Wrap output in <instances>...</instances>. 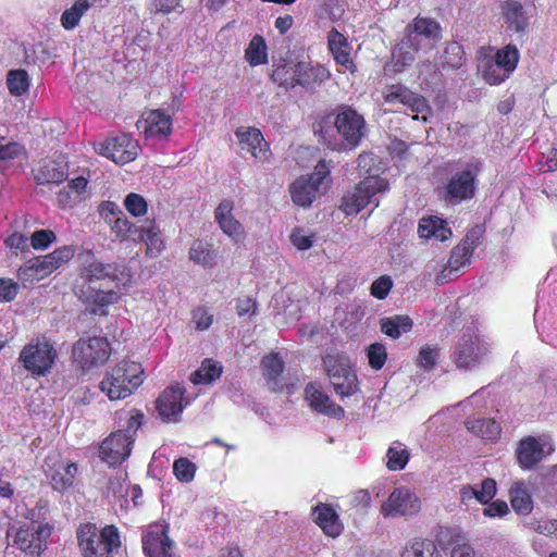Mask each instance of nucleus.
<instances>
[{
  "instance_id": "nucleus-2",
  "label": "nucleus",
  "mask_w": 557,
  "mask_h": 557,
  "mask_svg": "<svg viewBox=\"0 0 557 557\" xmlns=\"http://www.w3.org/2000/svg\"><path fill=\"white\" fill-rule=\"evenodd\" d=\"M76 540L82 557H116L122 546L121 533L114 524L99 529L94 522L81 523Z\"/></svg>"
},
{
  "instance_id": "nucleus-22",
  "label": "nucleus",
  "mask_w": 557,
  "mask_h": 557,
  "mask_svg": "<svg viewBox=\"0 0 557 557\" xmlns=\"http://www.w3.org/2000/svg\"><path fill=\"white\" fill-rule=\"evenodd\" d=\"M185 389L180 384L166 387L156 400V409L160 418L165 421L175 420L185 407L183 404Z\"/></svg>"
},
{
  "instance_id": "nucleus-26",
  "label": "nucleus",
  "mask_w": 557,
  "mask_h": 557,
  "mask_svg": "<svg viewBox=\"0 0 557 557\" xmlns=\"http://www.w3.org/2000/svg\"><path fill=\"white\" fill-rule=\"evenodd\" d=\"M81 258L84 264L82 275L88 282L101 280H119V269L116 263H103L97 260L91 250H85L81 255Z\"/></svg>"
},
{
  "instance_id": "nucleus-28",
  "label": "nucleus",
  "mask_w": 557,
  "mask_h": 557,
  "mask_svg": "<svg viewBox=\"0 0 557 557\" xmlns=\"http://www.w3.org/2000/svg\"><path fill=\"white\" fill-rule=\"evenodd\" d=\"M311 516L325 535L335 539L342 534L344 525L332 505L319 503L312 507Z\"/></svg>"
},
{
  "instance_id": "nucleus-41",
  "label": "nucleus",
  "mask_w": 557,
  "mask_h": 557,
  "mask_svg": "<svg viewBox=\"0 0 557 557\" xmlns=\"http://www.w3.org/2000/svg\"><path fill=\"white\" fill-rule=\"evenodd\" d=\"M412 325V320L408 315L400 314L383 318L380 321L381 332L393 339H397L403 333L410 332Z\"/></svg>"
},
{
  "instance_id": "nucleus-14",
  "label": "nucleus",
  "mask_w": 557,
  "mask_h": 557,
  "mask_svg": "<svg viewBox=\"0 0 557 557\" xmlns=\"http://www.w3.org/2000/svg\"><path fill=\"white\" fill-rule=\"evenodd\" d=\"M146 557H181L176 543L169 535L166 523H151L141 535Z\"/></svg>"
},
{
  "instance_id": "nucleus-36",
  "label": "nucleus",
  "mask_w": 557,
  "mask_h": 557,
  "mask_svg": "<svg viewBox=\"0 0 557 557\" xmlns=\"http://www.w3.org/2000/svg\"><path fill=\"white\" fill-rule=\"evenodd\" d=\"M465 425L469 432L485 441H497L502 435L500 424L491 418H468Z\"/></svg>"
},
{
  "instance_id": "nucleus-39",
  "label": "nucleus",
  "mask_w": 557,
  "mask_h": 557,
  "mask_svg": "<svg viewBox=\"0 0 557 557\" xmlns=\"http://www.w3.org/2000/svg\"><path fill=\"white\" fill-rule=\"evenodd\" d=\"M245 60L252 67L268 64V46L261 35H255L245 49Z\"/></svg>"
},
{
  "instance_id": "nucleus-50",
  "label": "nucleus",
  "mask_w": 557,
  "mask_h": 557,
  "mask_svg": "<svg viewBox=\"0 0 557 557\" xmlns=\"http://www.w3.org/2000/svg\"><path fill=\"white\" fill-rule=\"evenodd\" d=\"M189 259L203 267H212L214 264V253L210 245L201 239H196L191 244Z\"/></svg>"
},
{
  "instance_id": "nucleus-47",
  "label": "nucleus",
  "mask_w": 557,
  "mask_h": 557,
  "mask_svg": "<svg viewBox=\"0 0 557 557\" xmlns=\"http://www.w3.org/2000/svg\"><path fill=\"white\" fill-rule=\"evenodd\" d=\"M90 4L88 0H76L74 4L66 9L61 15V25L66 29H73L78 24L83 15L88 11Z\"/></svg>"
},
{
  "instance_id": "nucleus-6",
  "label": "nucleus",
  "mask_w": 557,
  "mask_h": 557,
  "mask_svg": "<svg viewBox=\"0 0 557 557\" xmlns=\"http://www.w3.org/2000/svg\"><path fill=\"white\" fill-rule=\"evenodd\" d=\"M35 510H29V521L20 522L13 533L8 531L7 535L12 537L13 545L27 556L39 557L48 548V540L53 532V527L44 520H35Z\"/></svg>"
},
{
  "instance_id": "nucleus-18",
  "label": "nucleus",
  "mask_w": 557,
  "mask_h": 557,
  "mask_svg": "<svg viewBox=\"0 0 557 557\" xmlns=\"http://www.w3.org/2000/svg\"><path fill=\"white\" fill-rule=\"evenodd\" d=\"M45 474L54 491L64 492L73 486L78 472L76 462L60 456H49L45 460Z\"/></svg>"
},
{
  "instance_id": "nucleus-46",
  "label": "nucleus",
  "mask_w": 557,
  "mask_h": 557,
  "mask_svg": "<svg viewBox=\"0 0 557 557\" xmlns=\"http://www.w3.org/2000/svg\"><path fill=\"white\" fill-rule=\"evenodd\" d=\"M222 374V367L211 359H205L199 369L190 375L194 384H206L219 379Z\"/></svg>"
},
{
  "instance_id": "nucleus-12",
  "label": "nucleus",
  "mask_w": 557,
  "mask_h": 557,
  "mask_svg": "<svg viewBox=\"0 0 557 557\" xmlns=\"http://www.w3.org/2000/svg\"><path fill=\"white\" fill-rule=\"evenodd\" d=\"M484 233L485 228L481 225H474L466 233L459 244L451 249L447 265L436 278L438 284H444L450 280L448 276L451 273H457L461 268L470 264V259L481 244Z\"/></svg>"
},
{
  "instance_id": "nucleus-64",
  "label": "nucleus",
  "mask_w": 557,
  "mask_h": 557,
  "mask_svg": "<svg viewBox=\"0 0 557 557\" xmlns=\"http://www.w3.org/2000/svg\"><path fill=\"white\" fill-rule=\"evenodd\" d=\"M99 213L108 224H110L112 220L124 214L122 209L113 201L101 202L99 206Z\"/></svg>"
},
{
  "instance_id": "nucleus-16",
  "label": "nucleus",
  "mask_w": 557,
  "mask_h": 557,
  "mask_svg": "<svg viewBox=\"0 0 557 557\" xmlns=\"http://www.w3.org/2000/svg\"><path fill=\"white\" fill-rule=\"evenodd\" d=\"M441 38L442 27L433 18L417 16L406 26L405 44L409 42L416 49L431 50Z\"/></svg>"
},
{
  "instance_id": "nucleus-1",
  "label": "nucleus",
  "mask_w": 557,
  "mask_h": 557,
  "mask_svg": "<svg viewBox=\"0 0 557 557\" xmlns=\"http://www.w3.org/2000/svg\"><path fill=\"white\" fill-rule=\"evenodd\" d=\"M520 61V52L515 44L495 49L492 46L480 47L476 51V66L482 79L497 86L504 83L516 71Z\"/></svg>"
},
{
  "instance_id": "nucleus-49",
  "label": "nucleus",
  "mask_w": 557,
  "mask_h": 557,
  "mask_svg": "<svg viewBox=\"0 0 557 557\" xmlns=\"http://www.w3.org/2000/svg\"><path fill=\"white\" fill-rule=\"evenodd\" d=\"M421 49H416L413 45L405 44V37L396 45L393 50V60L395 62V66L398 71L404 70L406 66L410 65L414 59L416 53Z\"/></svg>"
},
{
  "instance_id": "nucleus-61",
  "label": "nucleus",
  "mask_w": 557,
  "mask_h": 557,
  "mask_svg": "<svg viewBox=\"0 0 557 557\" xmlns=\"http://www.w3.org/2000/svg\"><path fill=\"white\" fill-rule=\"evenodd\" d=\"M496 492V481L492 478H486L482 481L480 490H478L476 500L482 505H487L494 498Z\"/></svg>"
},
{
  "instance_id": "nucleus-43",
  "label": "nucleus",
  "mask_w": 557,
  "mask_h": 557,
  "mask_svg": "<svg viewBox=\"0 0 557 557\" xmlns=\"http://www.w3.org/2000/svg\"><path fill=\"white\" fill-rule=\"evenodd\" d=\"M441 59L443 67H448L451 70L460 69L466 61V52L463 46L457 41L448 42L445 46Z\"/></svg>"
},
{
  "instance_id": "nucleus-42",
  "label": "nucleus",
  "mask_w": 557,
  "mask_h": 557,
  "mask_svg": "<svg viewBox=\"0 0 557 557\" xmlns=\"http://www.w3.org/2000/svg\"><path fill=\"white\" fill-rule=\"evenodd\" d=\"M120 299V295L116 290H101V289H91L89 295L86 296V300L90 304L92 313H101L106 314L107 311L103 310L110 305L116 304Z\"/></svg>"
},
{
  "instance_id": "nucleus-58",
  "label": "nucleus",
  "mask_w": 557,
  "mask_h": 557,
  "mask_svg": "<svg viewBox=\"0 0 557 557\" xmlns=\"http://www.w3.org/2000/svg\"><path fill=\"white\" fill-rule=\"evenodd\" d=\"M24 152V147L15 141L0 145V166H5L10 161L18 158Z\"/></svg>"
},
{
  "instance_id": "nucleus-32",
  "label": "nucleus",
  "mask_w": 557,
  "mask_h": 557,
  "mask_svg": "<svg viewBox=\"0 0 557 557\" xmlns=\"http://www.w3.org/2000/svg\"><path fill=\"white\" fill-rule=\"evenodd\" d=\"M418 234L424 239L445 242L453 236V231L446 220L436 215L423 216L418 224Z\"/></svg>"
},
{
  "instance_id": "nucleus-8",
  "label": "nucleus",
  "mask_w": 557,
  "mask_h": 557,
  "mask_svg": "<svg viewBox=\"0 0 557 557\" xmlns=\"http://www.w3.org/2000/svg\"><path fill=\"white\" fill-rule=\"evenodd\" d=\"M182 100L174 96L166 110H145L136 122L137 129L147 140H166L173 131V115L181 110Z\"/></svg>"
},
{
  "instance_id": "nucleus-38",
  "label": "nucleus",
  "mask_w": 557,
  "mask_h": 557,
  "mask_svg": "<svg viewBox=\"0 0 557 557\" xmlns=\"http://www.w3.org/2000/svg\"><path fill=\"white\" fill-rule=\"evenodd\" d=\"M509 498L512 509L517 515L528 516L533 510L531 493L523 481L515 482L509 490Z\"/></svg>"
},
{
  "instance_id": "nucleus-10",
  "label": "nucleus",
  "mask_w": 557,
  "mask_h": 557,
  "mask_svg": "<svg viewBox=\"0 0 557 557\" xmlns=\"http://www.w3.org/2000/svg\"><path fill=\"white\" fill-rule=\"evenodd\" d=\"M323 364L330 383L336 395L344 399L359 391V381L346 357L339 354H326Z\"/></svg>"
},
{
  "instance_id": "nucleus-34",
  "label": "nucleus",
  "mask_w": 557,
  "mask_h": 557,
  "mask_svg": "<svg viewBox=\"0 0 557 557\" xmlns=\"http://www.w3.org/2000/svg\"><path fill=\"white\" fill-rule=\"evenodd\" d=\"M262 374L273 392H282L283 385L280 382V376L285 370V362L278 352H270L261 359Z\"/></svg>"
},
{
  "instance_id": "nucleus-4",
  "label": "nucleus",
  "mask_w": 557,
  "mask_h": 557,
  "mask_svg": "<svg viewBox=\"0 0 557 557\" xmlns=\"http://www.w3.org/2000/svg\"><path fill=\"white\" fill-rule=\"evenodd\" d=\"M143 383L141 363L124 359L106 372L99 387L110 400H121L131 396Z\"/></svg>"
},
{
  "instance_id": "nucleus-62",
  "label": "nucleus",
  "mask_w": 557,
  "mask_h": 557,
  "mask_svg": "<svg viewBox=\"0 0 557 557\" xmlns=\"http://www.w3.org/2000/svg\"><path fill=\"white\" fill-rule=\"evenodd\" d=\"M18 284L11 278L0 277V302L12 301L18 293Z\"/></svg>"
},
{
  "instance_id": "nucleus-21",
  "label": "nucleus",
  "mask_w": 557,
  "mask_h": 557,
  "mask_svg": "<svg viewBox=\"0 0 557 557\" xmlns=\"http://www.w3.org/2000/svg\"><path fill=\"white\" fill-rule=\"evenodd\" d=\"M305 400L314 412L335 419L345 417L344 408L332 401L330 396L313 382H309L305 387Z\"/></svg>"
},
{
  "instance_id": "nucleus-7",
  "label": "nucleus",
  "mask_w": 557,
  "mask_h": 557,
  "mask_svg": "<svg viewBox=\"0 0 557 557\" xmlns=\"http://www.w3.org/2000/svg\"><path fill=\"white\" fill-rule=\"evenodd\" d=\"M58 358L54 343L46 335H38L22 348L18 362L33 377H44L52 372Z\"/></svg>"
},
{
  "instance_id": "nucleus-9",
  "label": "nucleus",
  "mask_w": 557,
  "mask_h": 557,
  "mask_svg": "<svg viewBox=\"0 0 557 557\" xmlns=\"http://www.w3.org/2000/svg\"><path fill=\"white\" fill-rule=\"evenodd\" d=\"M482 163L478 160L468 162L466 166L454 173L442 189V198L450 205H458L475 196L478 176Z\"/></svg>"
},
{
  "instance_id": "nucleus-52",
  "label": "nucleus",
  "mask_w": 557,
  "mask_h": 557,
  "mask_svg": "<svg viewBox=\"0 0 557 557\" xmlns=\"http://www.w3.org/2000/svg\"><path fill=\"white\" fill-rule=\"evenodd\" d=\"M449 533H451L449 543L454 545L450 557H478L474 548L465 542V534L457 530H450Z\"/></svg>"
},
{
  "instance_id": "nucleus-44",
  "label": "nucleus",
  "mask_w": 557,
  "mask_h": 557,
  "mask_svg": "<svg viewBox=\"0 0 557 557\" xmlns=\"http://www.w3.org/2000/svg\"><path fill=\"white\" fill-rule=\"evenodd\" d=\"M110 230L120 242L132 240L135 243L136 235L140 226H137L131 222L125 214H122L117 219L111 221Z\"/></svg>"
},
{
  "instance_id": "nucleus-25",
  "label": "nucleus",
  "mask_w": 557,
  "mask_h": 557,
  "mask_svg": "<svg viewBox=\"0 0 557 557\" xmlns=\"http://www.w3.org/2000/svg\"><path fill=\"white\" fill-rule=\"evenodd\" d=\"M326 39L329 52L333 57L335 63L343 66L351 74L356 73L357 66L351 58L352 47L348 38L343 33L333 27L331 30H329Z\"/></svg>"
},
{
  "instance_id": "nucleus-57",
  "label": "nucleus",
  "mask_w": 557,
  "mask_h": 557,
  "mask_svg": "<svg viewBox=\"0 0 557 557\" xmlns=\"http://www.w3.org/2000/svg\"><path fill=\"white\" fill-rule=\"evenodd\" d=\"M438 356L440 354L437 348L424 346L419 351L417 366L424 369L425 371H431L436 366Z\"/></svg>"
},
{
  "instance_id": "nucleus-51",
  "label": "nucleus",
  "mask_w": 557,
  "mask_h": 557,
  "mask_svg": "<svg viewBox=\"0 0 557 557\" xmlns=\"http://www.w3.org/2000/svg\"><path fill=\"white\" fill-rule=\"evenodd\" d=\"M387 462L386 467L391 471H398L405 469L409 461L410 454L407 448H401V444L398 446H391L386 453Z\"/></svg>"
},
{
  "instance_id": "nucleus-30",
  "label": "nucleus",
  "mask_w": 557,
  "mask_h": 557,
  "mask_svg": "<svg viewBox=\"0 0 557 557\" xmlns=\"http://www.w3.org/2000/svg\"><path fill=\"white\" fill-rule=\"evenodd\" d=\"M500 16L509 30L524 34L529 26V18L523 4L518 0H504L500 2Z\"/></svg>"
},
{
  "instance_id": "nucleus-59",
  "label": "nucleus",
  "mask_w": 557,
  "mask_h": 557,
  "mask_svg": "<svg viewBox=\"0 0 557 557\" xmlns=\"http://www.w3.org/2000/svg\"><path fill=\"white\" fill-rule=\"evenodd\" d=\"M392 287H393L392 278L387 275H383V276H380L379 278H376L372 283V285L370 287V293L376 299L383 300L387 297Z\"/></svg>"
},
{
  "instance_id": "nucleus-13",
  "label": "nucleus",
  "mask_w": 557,
  "mask_h": 557,
  "mask_svg": "<svg viewBox=\"0 0 557 557\" xmlns=\"http://www.w3.org/2000/svg\"><path fill=\"white\" fill-rule=\"evenodd\" d=\"M94 147L98 154L121 165L134 161L141 151L138 140L125 133L108 137L95 144Z\"/></svg>"
},
{
  "instance_id": "nucleus-19",
  "label": "nucleus",
  "mask_w": 557,
  "mask_h": 557,
  "mask_svg": "<svg viewBox=\"0 0 557 557\" xmlns=\"http://www.w3.org/2000/svg\"><path fill=\"white\" fill-rule=\"evenodd\" d=\"M421 509L420 498L408 488H395L381 505L385 517L412 516Z\"/></svg>"
},
{
  "instance_id": "nucleus-15",
  "label": "nucleus",
  "mask_w": 557,
  "mask_h": 557,
  "mask_svg": "<svg viewBox=\"0 0 557 557\" xmlns=\"http://www.w3.org/2000/svg\"><path fill=\"white\" fill-rule=\"evenodd\" d=\"M385 186L386 183L379 176L366 177L343 197L341 210L346 215L359 213L370 203L373 196L384 190Z\"/></svg>"
},
{
  "instance_id": "nucleus-27",
  "label": "nucleus",
  "mask_w": 557,
  "mask_h": 557,
  "mask_svg": "<svg viewBox=\"0 0 557 557\" xmlns=\"http://www.w3.org/2000/svg\"><path fill=\"white\" fill-rule=\"evenodd\" d=\"M296 86H300L309 92L315 91L331 77L330 70L323 64H312L307 61H298Z\"/></svg>"
},
{
  "instance_id": "nucleus-20",
  "label": "nucleus",
  "mask_w": 557,
  "mask_h": 557,
  "mask_svg": "<svg viewBox=\"0 0 557 557\" xmlns=\"http://www.w3.org/2000/svg\"><path fill=\"white\" fill-rule=\"evenodd\" d=\"M235 135L243 151L250 153L259 163H267L272 157L270 145L265 141L260 129L256 127H239Z\"/></svg>"
},
{
  "instance_id": "nucleus-23",
  "label": "nucleus",
  "mask_w": 557,
  "mask_h": 557,
  "mask_svg": "<svg viewBox=\"0 0 557 557\" xmlns=\"http://www.w3.org/2000/svg\"><path fill=\"white\" fill-rule=\"evenodd\" d=\"M383 98L387 103L399 102L416 114L423 113L429 110V104L425 98L411 91L403 84H393L387 86L383 91Z\"/></svg>"
},
{
  "instance_id": "nucleus-55",
  "label": "nucleus",
  "mask_w": 557,
  "mask_h": 557,
  "mask_svg": "<svg viewBox=\"0 0 557 557\" xmlns=\"http://www.w3.org/2000/svg\"><path fill=\"white\" fill-rule=\"evenodd\" d=\"M124 207L134 218L146 215L148 211L147 200L137 193H129L124 199Z\"/></svg>"
},
{
  "instance_id": "nucleus-37",
  "label": "nucleus",
  "mask_w": 557,
  "mask_h": 557,
  "mask_svg": "<svg viewBox=\"0 0 557 557\" xmlns=\"http://www.w3.org/2000/svg\"><path fill=\"white\" fill-rule=\"evenodd\" d=\"M292 200L295 205L300 207H309L315 199L319 188L306 176L298 177L289 186Z\"/></svg>"
},
{
  "instance_id": "nucleus-35",
  "label": "nucleus",
  "mask_w": 557,
  "mask_h": 557,
  "mask_svg": "<svg viewBox=\"0 0 557 557\" xmlns=\"http://www.w3.org/2000/svg\"><path fill=\"white\" fill-rule=\"evenodd\" d=\"M51 273L52 269L49 265L48 260L45 256H41L33 258L21 265L17 270V278L24 284H32L34 282L44 280Z\"/></svg>"
},
{
  "instance_id": "nucleus-33",
  "label": "nucleus",
  "mask_w": 557,
  "mask_h": 557,
  "mask_svg": "<svg viewBox=\"0 0 557 557\" xmlns=\"http://www.w3.org/2000/svg\"><path fill=\"white\" fill-rule=\"evenodd\" d=\"M298 62L289 63L286 59L273 61L270 79L285 91L296 87Z\"/></svg>"
},
{
  "instance_id": "nucleus-24",
  "label": "nucleus",
  "mask_w": 557,
  "mask_h": 557,
  "mask_svg": "<svg viewBox=\"0 0 557 557\" xmlns=\"http://www.w3.org/2000/svg\"><path fill=\"white\" fill-rule=\"evenodd\" d=\"M483 349L476 336L463 334L454 350V361L459 369L468 370L480 363Z\"/></svg>"
},
{
  "instance_id": "nucleus-3",
  "label": "nucleus",
  "mask_w": 557,
  "mask_h": 557,
  "mask_svg": "<svg viewBox=\"0 0 557 557\" xmlns=\"http://www.w3.org/2000/svg\"><path fill=\"white\" fill-rule=\"evenodd\" d=\"M144 413L133 408L128 411L123 429L112 432L99 447V457L110 467L122 465L129 456L137 437V431L144 423Z\"/></svg>"
},
{
  "instance_id": "nucleus-48",
  "label": "nucleus",
  "mask_w": 557,
  "mask_h": 557,
  "mask_svg": "<svg viewBox=\"0 0 557 557\" xmlns=\"http://www.w3.org/2000/svg\"><path fill=\"white\" fill-rule=\"evenodd\" d=\"M7 86L12 96H23L29 88V76L26 70H11L7 76Z\"/></svg>"
},
{
  "instance_id": "nucleus-63",
  "label": "nucleus",
  "mask_w": 557,
  "mask_h": 557,
  "mask_svg": "<svg viewBox=\"0 0 557 557\" xmlns=\"http://www.w3.org/2000/svg\"><path fill=\"white\" fill-rule=\"evenodd\" d=\"M530 524L531 528L540 534L557 536V519H537Z\"/></svg>"
},
{
  "instance_id": "nucleus-56",
  "label": "nucleus",
  "mask_w": 557,
  "mask_h": 557,
  "mask_svg": "<svg viewBox=\"0 0 557 557\" xmlns=\"http://www.w3.org/2000/svg\"><path fill=\"white\" fill-rule=\"evenodd\" d=\"M75 250L72 246H62L53 250L51 253L46 255V259L49 262V265L54 272L59 269L63 263H66L74 257Z\"/></svg>"
},
{
  "instance_id": "nucleus-60",
  "label": "nucleus",
  "mask_w": 557,
  "mask_h": 557,
  "mask_svg": "<svg viewBox=\"0 0 557 557\" xmlns=\"http://www.w3.org/2000/svg\"><path fill=\"white\" fill-rule=\"evenodd\" d=\"M57 239V236L51 230H38L30 236V245L34 249H46L50 244Z\"/></svg>"
},
{
  "instance_id": "nucleus-40",
  "label": "nucleus",
  "mask_w": 557,
  "mask_h": 557,
  "mask_svg": "<svg viewBox=\"0 0 557 557\" xmlns=\"http://www.w3.org/2000/svg\"><path fill=\"white\" fill-rule=\"evenodd\" d=\"M67 178V172L55 161H46L39 166L35 175L38 184H61Z\"/></svg>"
},
{
  "instance_id": "nucleus-54",
  "label": "nucleus",
  "mask_w": 557,
  "mask_h": 557,
  "mask_svg": "<svg viewBox=\"0 0 557 557\" xmlns=\"http://www.w3.org/2000/svg\"><path fill=\"white\" fill-rule=\"evenodd\" d=\"M197 467L188 458L181 457L173 463V472L182 483H189L194 480Z\"/></svg>"
},
{
  "instance_id": "nucleus-17",
  "label": "nucleus",
  "mask_w": 557,
  "mask_h": 557,
  "mask_svg": "<svg viewBox=\"0 0 557 557\" xmlns=\"http://www.w3.org/2000/svg\"><path fill=\"white\" fill-rule=\"evenodd\" d=\"M553 450V445L546 442L544 436L528 435L518 442L515 457L520 469L527 471L534 469Z\"/></svg>"
},
{
  "instance_id": "nucleus-45",
  "label": "nucleus",
  "mask_w": 557,
  "mask_h": 557,
  "mask_svg": "<svg viewBox=\"0 0 557 557\" xmlns=\"http://www.w3.org/2000/svg\"><path fill=\"white\" fill-rule=\"evenodd\" d=\"M437 548L433 541L428 539H414L406 544L401 557H434Z\"/></svg>"
},
{
  "instance_id": "nucleus-31",
  "label": "nucleus",
  "mask_w": 557,
  "mask_h": 557,
  "mask_svg": "<svg viewBox=\"0 0 557 557\" xmlns=\"http://www.w3.org/2000/svg\"><path fill=\"white\" fill-rule=\"evenodd\" d=\"M144 242L146 244V256L157 258L165 248L164 239L156 220H147L139 228L135 243Z\"/></svg>"
},
{
  "instance_id": "nucleus-11",
  "label": "nucleus",
  "mask_w": 557,
  "mask_h": 557,
  "mask_svg": "<svg viewBox=\"0 0 557 557\" xmlns=\"http://www.w3.org/2000/svg\"><path fill=\"white\" fill-rule=\"evenodd\" d=\"M111 356V344L107 337H81L72 347L73 361L83 372L104 364Z\"/></svg>"
},
{
  "instance_id": "nucleus-53",
  "label": "nucleus",
  "mask_w": 557,
  "mask_h": 557,
  "mask_svg": "<svg viewBox=\"0 0 557 557\" xmlns=\"http://www.w3.org/2000/svg\"><path fill=\"white\" fill-rule=\"evenodd\" d=\"M368 362L371 369L379 371L381 370L387 360V350L382 343H372L367 349Z\"/></svg>"
},
{
  "instance_id": "nucleus-29",
  "label": "nucleus",
  "mask_w": 557,
  "mask_h": 557,
  "mask_svg": "<svg viewBox=\"0 0 557 557\" xmlns=\"http://www.w3.org/2000/svg\"><path fill=\"white\" fill-rule=\"evenodd\" d=\"M234 202L230 199L222 200L214 210V220L223 231L236 242L244 236V226L233 215Z\"/></svg>"
},
{
  "instance_id": "nucleus-5",
  "label": "nucleus",
  "mask_w": 557,
  "mask_h": 557,
  "mask_svg": "<svg viewBox=\"0 0 557 557\" xmlns=\"http://www.w3.org/2000/svg\"><path fill=\"white\" fill-rule=\"evenodd\" d=\"M334 126L343 139L342 144L331 143L326 138L327 131L322 126L319 129L323 141L333 150L355 149L367 134V123L363 115L348 104H339L336 108Z\"/></svg>"
}]
</instances>
